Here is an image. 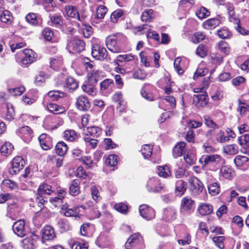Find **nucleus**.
I'll return each mask as SVG.
<instances>
[{"instance_id":"nucleus-1","label":"nucleus","mask_w":249,"mask_h":249,"mask_svg":"<svg viewBox=\"0 0 249 249\" xmlns=\"http://www.w3.org/2000/svg\"><path fill=\"white\" fill-rule=\"evenodd\" d=\"M37 54L33 50L26 49L17 53L16 61L25 67L35 62Z\"/></svg>"},{"instance_id":"nucleus-2","label":"nucleus","mask_w":249,"mask_h":249,"mask_svg":"<svg viewBox=\"0 0 249 249\" xmlns=\"http://www.w3.org/2000/svg\"><path fill=\"white\" fill-rule=\"evenodd\" d=\"M199 162L203 166L210 163L223 165L225 163V160L218 154L205 155L202 156L199 159Z\"/></svg>"},{"instance_id":"nucleus-3","label":"nucleus","mask_w":249,"mask_h":249,"mask_svg":"<svg viewBox=\"0 0 249 249\" xmlns=\"http://www.w3.org/2000/svg\"><path fill=\"white\" fill-rule=\"evenodd\" d=\"M147 191L149 192L159 193L164 188V184L157 177L149 178L145 183Z\"/></svg>"},{"instance_id":"nucleus-4","label":"nucleus","mask_w":249,"mask_h":249,"mask_svg":"<svg viewBox=\"0 0 249 249\" xmlns=\"http://www.w3.org/2000/svg\"><path fill=\"white\" fill-rule=\"evenodd\" d=\"M65 12L69 17L76 18L81 22H83L87 16L85 14V11H82L80 13L77 11V8L73 6L69 5L65 7Z\"/></svg>"},{"instance_id":"nucleus-5","label":"nucleus","mask_w":249,"mask_h":249,"mask_svg":"<svg viewBox=\"0 0 249 249\" xmlns=\"http://www.w3.org/2000/svg\"><path fill=\"white\" fill-rule=\"evenodd\" d=\"M84 42L77 38H73L70 40L68 44L67 48L69 52L72 53H79L84 49Z\"/></svg>"},{"instance_id":"nucleus-6","label":"nucleus","mask_w":249,"mask_h":249,"mask_svg":"<svg viewBox=\"0 0 249 249\" xmlns=\"http://www.w3.org/2000/svg\"><path fill=\"white\" fill-rule=\"evenodd\" d=\"M25 161L20 156L16 157L11 162L12 167L9 169V172L11 175L18 174L25 165Z\"/></svg>"},{"instance_id":"nucleus-7","label":"nucleus","mask_w":249,"mask_h":249,"mask_svg":"<svg viewBox=\"0 0 249 249\" xmlns=\"http://www.w3.org/2000/svg\"><path fill=\"white\" fill-rule=\"evenodd\" d=\"M106 43L107 49L111 52L115 53H119L122 52V49L117 42L116 36H108L106 39Z\"/></svg>"},{"instance_id":"nucleus-8","label":"nucleus","mask_w":249,"mask_h":249,"mask_svg":"<svg viewBox=\"0 0 249 249\" xmlns=\"http://www.w3.org/2000/svg\"><path fill=\"white\" fill-rule=\"evenodd\" d=\"M91 54L92 56L97 60H104L107 56L106 49L98 44H95L92 46Z\"/></svg>"},{"instance_id":"nucleus-9","label":"nucleus","mask_w":249,"mask_h":249,"mask_svg":"<svg viewBox=\"0 0 249 249\" xmlns=\"http://www.w3.org/2000/svg\"><path fill=\"white\" fill-rule=\"evenodd\" d=\"M190 189L194 194L201 192L203 189V183L197 178L192 177L189 178Z\"/></svg>"},{"instance_id":"nucleus-10","label":"nucleus","mask_w":249,"mask_h":249,"mask_svg":"<svg viewBox=\"0 0 249 249\" xmlns=\"http://www.w3.org/2000/svg\"><path fill=\"white\" fill-rule=\"evenodd\" d=\"M165 104V110L171 109L175 107L176 106V100L175 98L172 95H166L161 99L159 106L160 107L163 108V105Z\"/></svg>"},{"instance_id":"nucleus-11","label":"nucleus","mask_w":249,"mask_h":249,"mask_svg":"<svg viewBox=\"0 0 249 249\" xmlns=\"http://www.w3.org/2000/svg\"><path fill=\"white\" fill-rule=\"evenodd\" d=\"M76 107L81 111L88 110L90 107V103L87 97L81 95L76 99Z\"/></svg>"},{"instance_id":"nucleus-12","label":"nucleus","mask_w":249,"mask_h":249,"mask_svg":"<svg viewBox=\"0 0 249 249\" xmlns=\"http://www.w3.org/2000/svg\"><path fill=\"white\" fill-rule=\"evenodd\" d=\"M61 213L67 217L74 216L79 217V209L78 207L69 208L67 204H64L61 207Z\"/></svg>"},{"instance_id":"nucleus-13","label":"nucleus","mask_w":249,"mask_h":249,"mask_svg":"<svg viewBox=\"0 0 249 249\" xmlns=\"http://www.w3.org/2000/svg\"><path fill=\"white\" fill-rule=\"evenodd\" d=\"M16 133L21 139L31 140L33 138V132L28 126L20 127L17 130Z\"/></svg>"},{"instance_id":"nucleus-14","label":"nucleus","mask_w":249,"mask_h":249,"mask_svg":"<svg viewBox=\"0 0 249 249\" xmlns=\"http://www.w3.org/2000/svg\"><path fill=\"white\" fill-rule=\"evenodd\" d=\"M155 211L147 205H141V217L146 220H150L155 217Z\"/></svg>"},{"instance_id":"nucleus-15","label":"nucleus","mask_w":249,"mask_h":249,"mask_svg":"<svg viewBox=\"0 0 249 249\" xmlns=\"http://www.w3.org/2000/svg\"><path fill=\"white\" fill-rule=\"evenodd\" d=\"M62 121H59L57 123L56 119L52 117H47L43 122V126L48 129H53L57 128L59 125H62Z\"/></svg>"},{"instance_id":"nucleus-16","label":"nucleus","mask_w":249,"mask_h":249,"mask_svg":"<svg viewBox=\"0 0 249 249\" xmlns=\"http://www.w3.org/2000/svg\"><path fill=\"white\" fill-rule=\"evenodd\" d=\"M13 230L15 233L19 237L25 235V222L22 220H19L15 222L13 225Z\"/></svg>"},{"instance_id":"nucleus-17","label":"nucleus","mask_w":249,"mask_h":249,"mask_svg":"<svg viewBox=\"0 0 249 249\" xmlns=\"http://www.w3.org/2000/svg\"><path fill=\"white\" fill-rule=\"evenodd\" d=\"M194 100L196 103V105L197 107H203L207 105L209 98L206 93L195 95L194 96Z\"/></svg>"},{"instance_id":"nucleus-18","label":"nucleus","mask_w":249,"mask_h":249,"mask_svg":"<svg viewBox=\"0 0 249 249\" xmlns=\"http://www.w3.org/2000/svg\"><path fill=\"white\" fill-rule=\"evenodd\" d=\"M43 240H51L55 237L54 229L50 225L46 226L42 230Z\"/></svg>"},{"instance_id":"nucleus-19","label":"nucleus","mask_w":249,"mask_h":249,"mask_svg":"<svg viewBox=\"0 0 249 249\" xmlns=\"http://www.w3.org/2000/svg\"><path fill=\"white\" fill-rule=\"evenodd\" d=\"M187 187V182L182 179H178L175 183V193L177 196H181L186 192Z\"/></svg>"},{"instance_id":"nucleus-20","label":"nucleus","mask_w":249,"mask_h":249,"mask_svg":"<svg viewBox=\"0 0 249 249\" xmlns=\"http://www.w3.org/2000/svg\"><path fill=\"white\" fill-rule=\"evenodd\" d=\"M67 192L64 190L60 189L58 191L57 196L50 198V202L55 207H57L63 202Z\"/></svg>"},{"instance_id":"nucleus-21","label":"nucleus","mask_w":249,"mask_h":249,"mask_svg":"<svg viewBox=\"0 0 249 249\" xmlns=\"http://www.w3.org/2000/svg\"><path fill=\"white\" fill-rule=\"evenodd\" d=\"M15 112L13 106L7 104L2 108L1 117L8 120H12L14 119Z\"/></svg>"},{"instance_id":"nucleus-22","label":"nucleus","mask_w":249,"mask_h":249,"mask_svg":"<svg viewBox=\"0 0 249 249\" xmlns=\"http://www.w3.org/2000/svg\"><path fill=\"white\" fill-rule=\"evenodd\" d=\"M220 175L225 179L230 180L234 177L235 173L231 167L224 165L220 168Z\"/></svg>"},{"instance_id":"nucleus-23","label":"nucleus","mask_w":249,"mask_h":249,"mask_svg":"<svg viewBox=\"0 0 249 249\" xmlns=\"http://www.w3.org/2000/svg\"><path fill=\"white\" fill-rule=\"evenodd\" d=\"M234 162L236 166L246 169L249 166V158L246 156L238 155L235 158Z\"/></svg>"},{"instance_id":"nucleus-24","label":"nucleus","mask_w":249,"mask_h":249,"mask_svg":"<svg viewBox=\"0 0 249 249\" xmlns=\"http://www.w3.org/2000/svg\"><path fill=\"white\" fill-rule=\"evenodd\" d=\"M141 34L145 35L147 38H153L155 40H158L159 39V34L150 31V27L148 24H141Z\"/></svg>"},{"instance_id":"nucleus-25","label":"nucleus","mask_w":249,"mask_h":249,"mask_svg":"<svg viewBox=\"0 0 249 249\" xmlns=\"http://www.w3.org/2000/svg\"><path fill=\"white\" fill-rule=\"evenodd\" d=\"M186 146V143L183 141H179L174 147L172 151L173 156L175 158L182 156Z\"/></svg>"},{"instance_id":"nucleus-26","label":"nucleus","mask_w":249,"mask_h":249,"mask_svg":"<svg viewBox=\"0 0 249 249\" xmlns=\"http://www.w3.org/2000/svg\"><path fill=\"white\" fill-rule=\"evenodd\" d=\"M78 87V82L72 77H68L65 80V87L70 92H73Z\"/></svg>"},{"instance_id":"nucleus-27","label":"nucleus","mask_w":249,"mask_h":249,"mask_svg":"<svg viewBox=\"0 0 249 249\" xmlns=\"http://www.w3.org/2000/svg\"><path fill=\"white\" fill-rule=\"evenodd\" d=\"M195 202L189 196L184 197L181 200V207L185 211H190L194 208Z\"/></svg>"},{"instance_id":"nucleus-28","label":"nucleus","mask_w":249,"mask_h":249,"mask_svg":"<svg viewBox=\"0 0 249 249\" xmlns=\"http://www.w3.org/2000/svg\"><path fill=\"white\" fill-rule=\"evenodd\" d=\"M101 129L97 126L88 127L87 129V135H89L93 138H86L85 140H96L94 138H97L101 133Z\"/></svg>"},{"instance_id":"nucleus-29","label":"nucleus","mask_w":249,"mask_h":249,"mask_svg":"<svg viewBox=\"0 0 249 249\" xmlns=\"http://www.w3.org/2000/svg\"><path fill=\"white\" fill-rule=\"evenodd\" d=\"M199 213L202 215H209L213 211L212 205L208 203H201L198 208Z\"/></svg>"},{"instance_id":"nucleus-30","label":"nucleus","mask_w":249,"mask_h":249,"mask_svg":"<svg viewBox=\"0 0 249 249\" xmlns=\"http://www.w3.org/2000/svg\"><path fill=\"white\" fill-rule=\"evenodd\" d=\"M69 193L72 196H76L80 193V181L78 179L72 181L69 187Z\"/></svg>"},{"instance_id":"nucleus-31","label":"nucleus","mask_w":249,"mask_h":249,"mask_svg":"<svg viewBox=\"0 0 249 249\" xmlns=\"http://www.w3.org/2000/svg\"><path fill=\"white\" fill-rule=\"evenodd\" d=\"M52 187L47 184H41L38 189L37 194L44 196L46 195H50L53 193Z\"/></svg>"},{"instance_id":"nucleus-32","label":"nucleus","mask_w":249,"mask_h":249,"mask_svg":"<svg viewBox=\"0 0 249 249\" xmlns=\"http://www.w3.org/2000/svg\"><path fill=\"white\" fill-rule=\"evenodd\" d=\"M50 21H48L49 25L51 26L57 27L63 24V18L61 16L57 15H49Z\"/></svg>"},{"instance_id":"nucleus-33","label":"nucleus","mask_w":249,"mask_h":249,"mask_svg":"<svg viewBox=\"0 0 249 249\" xmlns=\"http://www.w3.org/2000/svg\"><path fill=\"white\" fill-rule=\"evenodd\" d=\"M68 149L67 145L63 141L59 142L56 145V153L59 156L63 157Z\"/></svg>"},{"instance_id":"nucleus-34","label":"nucleus","mask_w":249,"mask_h":249,"mask_svg":"<svg viewBox=\"0 0 249 249\" xmlns=\"http://www.w3.org/2000/svg\"><path fill=\"white\" fill-rule=\"evenodd\" d=\"M63 138L65 140H75L79 139V134L74 130L67 129L64 131Z\"/></svg>"},{"instance_id":"nucleus-35","label":"nucleus","mask_w":249,"mask_h":249,"mask_svg":"<svg viewBox=\"0 0 249 249\" xmlns=\"http://www.w3.org/2000/svg\"><path fill=\"white\" fill-rule=\"evenodd\" d=\"M47 107L49 111L55 114L63 113L65 109L63 107L58 106L54 103H50L47 105Z\"/></svg>"},{"instance_id":"nucleus-36","label":"nucleus","mask_w":249,"mask_h":249,"mask_svg":"<svg viewBox=\"0 0 249 249\" xmlns=\"http://www.w3.org/2000/svg\"><path fill=\"white\" fill-rule=\"evenodd\" d=\"M13 150V145L8 142H5L0 148L1 153L4 156L10 155Z\"/></svg>"},{"instance_id":"nucleus-37","label":"nucleus","mask_w":249,"mask_h":249,"mask_svg":"<svg viewBox=\"0 0 249 249\" xmlns=\"http://www.w3.org/2000/svg\"><path fill=\"white\" fill-rule=\"evenodd\" d=\"M0 19L2 22L10 24L12 22L13 16L9 11L4 10L0 15Z\"/></svg>"},{"instance_id":"nucleus-38","label":"nucleus","mask_w":249,"mask_h":249,"mask_svg":"<svg viewBox=\"0 0 249 249\" xmlns=\"http://www.w3.org/2000/svg\"><path fill=\"white\" fill-rule=\"evenodd\" d=\"M25 19L31 25L36 26L39 23V18L36 14L30 13L25 17Z\"/></svg>"},{"instance_id":"nucleus-39","label":"nucleus","mask_w":249,"mask_h":249,"mask_svg":"<svg viewBox=\"0 0 249 249\" xmlns=\"http://www.w3.org/2000/svg\"><path fill=\"white\" fill-rule=\"evenodd\" d=\"M220 23V20L217 18H212L205 21L204 25L208 29H213L217 26Z\"/></svg>"},{"instance_id":"nucleus-40","label":"nucleus","mask_w":249,"mask_h":249,"mask_svg":"<svg viewBox=\"0 0 249 249\" xmlns=\"http://www.w3.org/2000/svg\"><path fill=\"white\" fill-rule=\"evenodd\" d=\"M223 150L225 153L228 155H235L238 152V147L234 144H229L223 146Z\"/></svg>"},{"instance_id":"nucleus-41","label":"nucleus","mask_w":249,"mask_h":249,"mask_svg":"<svg viewBox=\"0 0 249 249\" xmlns=\"http://www.w3.org/2000/svg\"><path fill=\"white\" fill-rule=\"evenodd\" d=\"M209 51L208 46L201 44L196 49V54L201 58H204L207 55Z\"/></svg>"},{"instance_id":"nucleus-42","label":"nucleus","mask_w":249,"mask_h":249,"mask_svg":"<svg viewBox=\"0 0 249 249\" xmlns=\"http://www.w3.org/2000/svg\"><path fill=\"white\" fill-rule=\"evenodd\" d=\"M150 89H151V85H144L142 90L141 91L142 96L148 101H152L153 99V95L150 90Z\"/></svg>"},{"instance_id":"nucleus-43","label":"nucleus","mask_w":249,"mask_h":249,"mask_svg":"<svg viewBox=\"0 0 249 249\" xmlns=\"http://www.w3.org/2000/svg\"><path fill=\"white\" fill-rule=\"evenodd\" d=\"M237 110L239 112L240 115L244 116L249 110V106L245 102H242L241 100L239 99Z\"/></svg>"},{"instance_id":"nucleus-44","label":"nucleus","mask_w":249,"mask_h":249,"mask_svg":"<svg viewBox=\"0 0 249 249\" xmlns=\"http://www.w3.org/2000/svg\"><path fill=\"white\" fill-rule=\"evenodd\" d=\"M209 194L213 196H215L220 192L219 184L217 182H213L208 186Z\"/></svg>"},{"instance_id":"nucleus-45","label":"nucleus","mask_w":249,"mask_h":249,"mask_svg":"<svg viewBox=\"0 0 249 249\" xmlns=\"http://www.w3.org/2000/svg\"><path fill=\"white\" fill-rule=\"evenodd\" d=\"M184 159L185 162L189 165L194 164L196 160V154L192 152H187V153L185 152Z\"/></svg>"},{"instance_id":"nucleus-46","label":"nucleus","mask_w":249,"mask_h":249,"mask_svg":"<svg viewBox=\"0 0 249 249\" xmlns=\"http://www.w3.org/2000/svg\"><path fill=\"white\" fill-rule=\"evenodd\" d=\"M107 12V8L104 5H100L96 9L95 18L97 19H102Z\"/></svg>"},{"instance_id":"nucleus-47","label":"nucleus","mask_w":249,"mask_h":249,"mask_svg":"<svg viewBox=\"0 0 249 249\" xmlns=\"http://www.w3.org/2000/svg\"><path fill=\"white\" fill-rule=\"evenodd\" d=\"M81 62L85 66L86 70L89 72L91 71L93 69L95 68V67H96L94 62L91 61L89 58L87 57L82 58L81 59Z\"/></svg>"},{"instance_id":"nucleus-48","label":"nucleus","mask_w":249,"mask_h":249,"mask_svg":"<svg viewBox=\"0 0 249 249\" xmlns=\"http://www.w3.org/2000/svg\"><path fill=\"white\" fill-rule=\"evenodd\" d=\"M158 174L163 178H167L171 175L170 171L167 165L158 167Z\"/></svg>"},{"instance_id":"nucleus-49","label":"nucleus","mask_w":249,"mask_h":249,"mask_svg":"<svg viewBox=\"0 0 249 249\" xmlns=\"http://www.w3.org/2000/svg\"><path fill=\"white\" fill-rule=\"evenodd\" d=\"M82 89L85 92L88 93L89 95L94 96L96 93V89L93 85L89 83H87L83 85L82 86Z\"/></svg>"},{"instance_id":"nucleus-50","label":"nucleus","mask_w":249,"mask_h":249,"mask_svg":"<svg viewBox=\"0 0 249 249\" xmlns=\"http://www.w3.org/2000/svg\"><path fill=\"white\" fill-rule=\"evenodd\" d=\"M114 102L117 103L119 105L125 106L126 102L124 101L123 97V94L121 91L116 92L112 97Z\"/></svg>"},{"instance_id":"nucleus-51","label":"nucleus","mask_w":249,"mask_h":249,"mask_svg":"<svg viewBox=\"0 0 249 249\" xmlns=\"http://www.w3.org/2000/svg\"><path fill=\"white\" fill-rule=\"evenodd\" d=\"M212 63L217 66L220 65L223 61V57L217 53H212L210 54Z\"/></svg>"},{"instance_id":"nucleus-52","label":"nucleus","mask_w":249,"mask_h":249,"mask_svg":"<svg viewBox=\"0 0 249 249\" xmlns=\"http://www.w3.org/2000/svg\"><path fill=\"white\" fill-rule=\"evenodd\" d=\"M63 60L61 57H58L51 59V67L54 70L57 71L62 65Z\"/></svg>"},{"instance_id":"nucleus-53","label":"nucleus","mask_w":249,"mask_h":249,"mask_svg":"<svg viewBox=\"0 0 249 249\" xmlns=\"http://www.w3.org/2000/svg\"><path fill=\"white\" fill-rule=\"evenodd\" d=\"M48 96L53 100H57L59 98H63L67 96V93L59 90L50 91L48 93Z\"/></svg>"},{"instance_id":"nucleus-54","label":"nucleus","mask_w":249,"mask_h":249,"mask_svg":"<svg viewBox=\"0 0 249 249\" xmlns=\"http://www.w3.org/2000/svg\"><path fill=\"white\" fill-rule=\"evenodd\" d=\"M153 18V10L148 9L142 12L141 15V20L142 21H150Z\"/></svg>"},{"instance_id":"nucleus-55","label":"nucleus","mask_w":249,"mask_h":249,"mask_svg":"<svg viewBox=\"0 0 249 249\" xmlns=\"http://www.w3.org/2000/svg\"><path fill=\"white\" fill-rule=\"evenodd\" d=\"M21 246L24 249H33L34 243L31 237H27L22 240Z\"/></svg>"},{"instance_id":"nucleus-56","label":"nucleus","mask_w":249,"mask_h":249,"mask_svg":"<svg viewBox=\"0 0 249 249\" xmlns=\"http://www.w3.org/2000/svg\"><path fill=\"white\" fill-rule=\"evenodd\" d=\"M152 147L149 144H144L141 149V153L144 159L150 157L152 154Z\"/></svg>"},{"instance_id":"nucleus-57","label":"nucleus","mask_w":249,"mask_h":249,"mask_svg":"<svg viewBox=\"0 0 249 249\" xmlns=\"http://www.w3.org/2000/svg\"><path fill=\"white\" fill-rule=\"evenodd\" d=\"M210 15V12L204 7H201L196 13V15L200 19L206 18L209 16Z\"/></svg>"},{"instance_id":"nucleus-58","label":"nucleus","mask_w":249,"mask_h":249,"mask_svg":"<svg viewBox=\"0 0 249 249\" xmlns=\"http://www.w3.org/2000/svg\"><path fill=\"white\" fill-rule=\"evenodd\" d=\"M139 234H134L132 235L127 240L125 243V247L126 248H129L131 246H134V245L139 242Z\"/></svg>"},{"instance_id":"nucleus-59","label":"nucleus","mask_w":249,"mask_h":249,"mask_svg":"<svg viewBox=\"0 0 249 249\" xmlns=\"http://www.w3.org/2000/svg\"><path fill=\"white\" fill-rule=\"evenodd\" d=\"M25 90V88L24 86H20L13 89H8L9 92L13 96H20Z\"/></svg>"},{"instance_id":"nucleus-60","label":"nucleus","mask_w":249,"mask_h":249,"mask_svg":"<svg viewBox=\"0 0 249 249\" xmlns=\"http://www.w3.org/2000/svg\"><path fill=\"white\" fill-rule=\"evenodd\" d=\"M117 156L110 155L106 160V164L110 167L115 166L117 164Z\"/></svg>"},{"instance_id":"nucleus-61","label":"nucleus","mask_w":249,"mask_h":249,"mask_svg":"<svg viewBox=\"0 0 249 249\" xmlns=\"http://www.w3.org/2000/svg\"><path fill=\"white\" fill-rule=\"evenodd\" d=\"M114 208L118 212L124 214H126L128 212V207L127 205L123 202L116 204L114 205Z\"/></svg>"},{"instance_id":"nucleus-62","label":"nucleus","mask_w":249,"mask_h":249,"mask_svg":"<svg viewBox=\"0 0 249 249\" xmlns=\"http://www.w3.org/2000/svg\"><path fill=\"white\" fill-rule=\"evenodd\" d=\"M225 239V237L224 236H215L213 238V241L218 248L223 249L225 247L224 244Z\"/></svg>"},{"instance_id":"nucleus-63","label":"nucleus","mask_w":249,"mask_h":249,"mask_svg":"<svg viewBox=\"0 0 249 249\" xmlns=\"http://www.w3.org/2000/svg\"><path fill=\"white\" fill-rule=\"evenodd\" d=\"M205 38V35L201 32L195 33L192 37V40L194 43H198L203 40Z\"/></svg>"},{"instance_id":"nucleus-64","label":"nucleus","mask_w":249,"mask_h":249,"mask_svg":"<svg viewBox=\"0 0 249 249\" xmlns=\"http://www.w3.org/2000/svg\"><path fill=\"white\" fill-rule=\"evenodd\" d=\"M113 81L110 79H106L103 81L100 84L101 90H105L109 87L113 85Z\"/></svg>"}]
</instances>
